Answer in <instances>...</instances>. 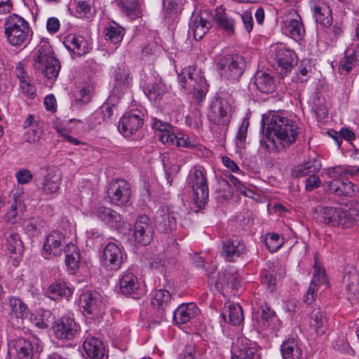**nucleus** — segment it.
<instances>
[{
  "label": "nucleus",
  "mask_w": 359,
  "mask_h": 359,
  "mask_svg": "<svg viewBox=\"0 0 359 359\" xmlns=\"http://www.w3.org/2000/svg\"><path fill=\"white\" fill-rule=\"evenodd\" d=\"M278 321L274 312L267 306H262L261 311L257 312L256 322L261 329H276Z\"/></svg>",
  "instance_id": "nucleus-29"
},
{
  "label": "nucleus",
  "mask_w": 359,
  "mask_h": 359,
  "mask_svg": "<svg viewBox=\"0 0 359 359\" xmlns=\"http://www.w3.org/2000/svg\"><path fill=\"white\" fill-rule=\"evenodd\" d=\"M268 57L276 62L278 65L277 69L282 75L292 70L296 60L295 53L287 49L283 43L271 46Z\"/></svg>",
  "instance_id": "nucleus-7"
},
{
  "label": "nucleus",
  "mask_w": 359,
  "mask_h": 359,
  "mask_svg": "<svg viewBox=\"0 0 359 359\" xmlns=\"http://www.w3.org/2000/svg\"><path fill=\"white\" fill-rule=\"evenodd\" d=\"M245 61L243 57L226 54L219 57L217 72L224 80L236 81L243 73Z\"/></svg>",
  "instance_id": "nucleus-5"
},
{
  "label": "nucleus",
  "mask_w": 359,
  "mask_h": 359,
  "mask_svg": "<svg viewBox=\"0 0 359 359\" xmlns=\"http://www.w3.org/2000/svg\"><path fill=\"white\" fill-rule=\"evenodd\" d=\"M325 184L332 193L338 196H351L355 191V185L349 181L333 180L331 182H325Z\"/></svg>",
  "instance_id": "nucleus-37"
},
{
  "label": "nucleus",
  "mask_w": 359,
  "mask_h": 359,
  "mask_svg": "<svg viewBox=\"0 0 359 359\" xmlns=\"http://www.w3.org/2000/svg\"><path fill=\"white\" fill-rule=\"evenodd\" d=\"M344 281L347 283L346 290L350 294L355 295L359 291L358 276L355 272L349 273L344 276Z\"/></svg>",
  "instance_id": "nucleus-54"
},
{
  "label": "nucleus",
  "mask_w": 359,
  "mask_h": 359,
  "mask_svg": "<svg viewBox=\"0 0 359 359\" xmlns=\"http://www.w3.org/2000/svg\"><path fill=\"white\" fill-rule=\"evenodd\" d=\"M5 34L8 43L12 46L27 43L30 39V27L22 17L13 14L4 23Z\"/></svg>",
  "instance_id": "nucleus-4"
},
{
  "label": "nucleus",
  "mask_w": 359,
  "mask_h": 359,
  "mask_svg": "<svg viewBox=\"0 0 359 359\" xmlns=\"http://www.w3.org/2000/svg\"><path fill=\"white\" fill-rule=\"evenodd\" d=\"M311 4L316 21L323 26H330L332 22V15L330 6L324 0H313Z\"/></svg>",
  "instance_id": "nucleus-25"
},
{
  "label": "nucleus",
  "mask_w": 359,
  "mask_h": 359,
  "mask_svg": "<svg viewBox=\"0 0 359 359\" xmlns=\"http://www.w3.org/2000/svg\"><path fill=\"white\" fill-rule=\"evenodd\" d=\"M74 287L69 285L62 280H55L51 283L48 289V297L54 300L65 297L69 298L74 292Z\"/></svg>",
  "instance_id": "nucleus-27"
},
{
  "label": "nucleus",
  "mask_w": 359,
  "mask_h": 359,
  "mask_svg": "<svg viewBox=\"0 0 359 359\" xmlns=\"http://www.w3.org/2000/svg\"><path fill=\"white\" fill-rule=\"evenodd\" d=\"M79 327L74 320L69 317L58 319L53 326L55 337L61 340H72L78 332Z\"/></svg>",
  "instance_id": "nucleus-16"
},
{
  "label": "nucleus",
  "mask_w": 359,
  "mask_h": 359,
  "mask_svg": "<svg viewBox=\"0 0 359 359\" xmlns=\"http://www.w3.org/2000/svg\"><path fill=\"white\" fill-rule=\"evenodd\" d=\"M92 88L88 86L81 89L75 95L76 101L81 104L88 103L90 100Z\"/></svg>",
  "instance_id": "nucleus-62"
},
{
  "label": "nucleus",
  "mask_w": 359,
  "mask_h": 359,
  "mask_svg": "<svg viewBox=\"0 0 359 359\" xmlns=\"http://www.w3.org/2000/svg\"><path fill=\"white\" fill-rule=\"evenodd\" d=\"M309 325L318 334L325 332L327 319L325 313L318 308L313 309L309 316Z\"/></svg>",
  "instance_id": "nucleus-39"
},
{
  "label": "nucleus",
  "mask_w": 359,
  "mask_h": 359,
  "mask_svg": "<svg viewBox=\"0 0 359 359\" xmlns=\"http://www.w3.org/2000/svg\"><path fill=\"white\" fill-rule=\"evenodd\" d=\"M9 306L11 313L15 315L16 318H22L27 313V307L19 298L11 297L9 299Z\"/></svg>",
  "instance_id": "nucleus-50"
},
{
  "label": "nucleus",
  "mask_w": 359,
  "mask_h": 359,
  "mask_svg": "<svg viewBox=\"0 0 359 359\" xmlns=\"http://www.w3.org/2000/svg\"><path fill=\"white\" fill-rule=\"evenodd\" d=\"M320 168V163L318 161L313 159L303 165H299L294 170V174L297 177L305 176L312 172L318 171Z\"/></svg>",
  "instance_id": "nucleus-46"
},
{
  "label": "nucleus",
  "mask_w": 359,
  "mask_h": 359,
  "mask_svg": "<svg viewBox=\"0 0 359 359\" xmlns=\"http://www.w3.org/2000/svg\"><path fill=\"white\" fill-rule=\"evenodd\" d=\"M41 348L36 341L18 338L9 343L8 353L11 359H32Z\"/></svg>",
  "instance_id": "nucleus-8"
},
{
  "label": "nucleus",
  "mask_w": 359,
  "mask_h": 359,
  "mask_svg": "<svg viewBox=\"0 0 359 359\" xmlns=\"http://www.w3.org/2000/svg\"><path fill=\"white\" fill-rule=\"evenodd\" d=\"M34 68L40 71L49 79H55L60 72L59 61L54 57L50 45L46 42H41L35 49L33 55Z\"/></svg>",
  "instance_id": "nucleus-2"
},
{
  "label": "nucleus",
  "mask_w": 359,
  "mask_h": 359,
  "mask_svg": "<svg viewBox=\"0 0 359 359\" xmlns=\"http://www.w3.org/2000/svg\"><path fill=\"white\" fill-rule=\"evenodd\" d=\"M62 182L61 172L56 168H52L47 170L38 184L39 189L46 196H53L58 193Z\"/></svg>",
  "instance_id": "nucleus-14"
},
{
  "label": "nucleus",
  "mask_w": 359,
  "mask_h": 359,
  "mask_svg": "<svg viewBox=\"0 0 359 359\" xmlns=\"http://www.w3.org/2000/svg\"><path fill=\"white\" fill-rule=\"evenodd\" d=\"M17 181L20 184L29 183L33 178L32 172L28 169H22L15 173Z\"/></svg>",
  "instance_id": "nucleus-64"
},
{
  "label": "nucleus",
  "mask_w": 359,
  "mask_h": 359,
  "mask_svg": "<svg viewBox=\"0 0 359 359\" xmlns=\"http://www.w3.org/2000/svg\"><path fill=\"white\" fill-rule=\"evenodd\" d=\"M41 135V130L40 128H31L25 133L24 140L29 144H35L39 142Z\"/></svg>",
  "instance_id": "nucleus-61"
},
{
  "label": "nucleus",
  "mask_w": 359,
  "mask_h": 359,
  "mask_svg": "<svg viewBox=\"0 0 359 359\" xmlns=\"http://www.w3.org/2000/svg\"><path fill=\"white\" fill-rule=\"evenodd\" d=\"M231 359H260L257 345L245 337H239L233 343Z\"/></svg>",
  "instance_id": "nucleus-10"
},
{
  "label": "nucleus",
  "mask_w": 359,
  "mask_h": 359,
  "mask_svg": "<svg viewBox=\"0 0 359 359\" xmlns=\"http://www.w3.org/2000/svg\"><path fill=\"white\" fill-rule=\"evenodd\" d=\"M327 175L333 180H338V177L346 174L350 175V166H334L327 169Z\"/></svg>",
  "instance_id": "nucleus-60"
},
{
  "label": "nucleus",
  "mask_w": 359,
  "mask_h": 359,
  "mask_svg": "<svg viewBox=\"0 0 359 359\" xmlns=\"http://www.w3.org/2000/svg\"><path fill=\"white\" fill-rule=\"evenodd\" d=\"M234 272L235 271L233 269L226 270L223 273V280H219V283H216V288L219 290L220 287L224 283H226L227 285H229L232 288L237 287L238 283L237 276L235 275Z\"/></svg>",
  "instance_id": "nucleus-55"
},
{
  "label": "nucleus",
  "mask_w": 359,
  "mask_h": 359,
  "mask_svg": "<svg viewBox=\"0 0 359 359\" xmlns=\"http://www.w3.org/2000/svg\"><path fill=\"white\" fill-rule=\"evenodd\" d=\"M65 245V237L58 231H53L46 237L43 247V253L46 259L62 255Z\"/></svg>",
  "instance_id": "nucleus-17"
},
{
  "label": "nucleus",
  "mask_w": 359,
  "mask_h": 359,
  "mask_svg": "<svg viewBox=\"0 0 359 359\" xmlns=\"http://www.w3.org/2000/svg\"><path fill=\"white\" fill-rule=\"evenodd\" d=\"M215 20L217 25L226 32L230 33L233 32L234 22L226 15L218 13L215 16Z\"/></svg>",
  "instance_id": "nucleus-56"
},
{
  "label": "nucleus",
  "mask_w": 359,
  "mask_h": 359,
  "mask_svg": "<svg viewBox=\"0 0 359 359\" xmlns=\"http://www.w3.org/2000/svg\"><path fill=\"white\" fill-rule=\"evenodd\" d=\"M53 318L51 312L45 309H39L30 316L31 322L40 329L47 328L52 324Z\"/></svg>",
  "instance_id": "nucleus-41"
},
{
  "label": "nucleus",
  "mask_w": 359,
  "mask_h": 359,
  "mask_svg": "<svg viewBox=\"0 0 359 359\" xmlns=\"http://www.w3.org/2000/svg\"><path fill=\"white\" fill-rule=\"evenodd\" d=\"M179 81L182 88L193 90L195 97L198 102H201L205 97L208 90V84L201 69L194 66H189L182 69L179 74Z\"/></svg>",
  "instance_id": "nucleus-3"
},
{
  "label": "nucleus",
  "mask_w": 359,
  "mask_h": 359,
  "mask_svg": "<svg viewBox=\"0 0 359 359\" xmlns=\"http://www.w3.org/2000/svg\"><path fill=\"white\" fill-rule=\"evenodd\" d=\"M208 117L217 125H227L231 118L229 105L225 101L215 100L211 104Z\"/></svg>",
  "instance_id": "nucleus-22"
},
{
  "label": "nucleus",
  "mask_w": 359,
  "mask_h": 359,
  "mask_svg": "<svg viewBox=\"0 0 359 359\" xmlns=\"http://www.w3.org/2000/svg\"><path fill=\"white\" fill-rule=\"evenodd\" d=\"M211 19L212 17L206 11L196 14L192 18L189 32L192 33L196 41L201 40L212 27Z\"/></svg>",
  "instance_id": "nucleus-18"
},
{
  "label": "nucleus",
  "mask_w": 359,
  "mask_h": 359,
  "mask_svg": "<svg viewBox=\"0 0 359 359\" xmlns=\"http://www.w3.org/2000/svg\"><path fill=\"white\" fill-rule=\"evenodd\" d=\"M142 125L140 116L130 112L122 116L119 121L118 130L126 137L133 134Z\"/></svg>",
  "instance_id": "nucleus-26"
},
{
  "label": "nucleus",
  "mask_w": 359,
  "mask_h": 359,
  "mask_svg": "<svg viewBox=\"0 0 359 359\" xmlns=\"http://www.w3.org/2000/svg\"><path fill=\"white\" fill-rule=\"evenodd\" d=\"M65 263L69 273H74L79 269L81 256L78 248L73 243H68L65 248Z\"/></svg>",
  "instance_id": "nucleus-33"
},
{
  "label": "nucleus",
  "mask_w": 359,
  "mask_h": 359,
  "mask_svg": "<svg viewBox=\"0 0 359 359\" xmlns=\"http://www.w3.org/2000/svg\"><path fill=\"white\" fill-rule=\"evenodd\" d=\"M23 209V204H20L19 202L12 203L5 216L6 222L12 224H16L21 219V214Z\"/></svg>",
  "instance_id": "nucleus-49"
},
{
  "label": "nucleus",
  "mask_w": 359,
  "mask_h": 359,
  "mask_svg": "<svg viewBox=\"0 0 359 359\" xmlns=\"http://www.w3.org/2000/svg\"><path fill=\"white\" fill-rule=\"evenodd\" d=\"M154 222L157 229L165 233L171 232L177 226L175 214L168 207H162L156 212Z\"/></svg>",
  "instance_id": "nucleus-19"
},
{
  "label": "nucleus",
  "mask_w": 359,
  "mask_h": 359,
  "mask_svg": "<svg viewBox=\"0 0 359 359\" xmlns=\"http://www.w3.org/2000/svg\"><path fill=\"white\" fill-rule=\"evenodd\" d=\"M248 126V120L247 118H244L242 121L241 125L238 130L236 137V147L237 149V151H241V150L245 147Z\"/></svg>",
  "instance_id": "nucleus-48"
},
{
  "label": "nucleus",
  "mask_w": 359,
  "mask_h": 359,
  "mask_svg": "<svg viewBox=\"0 0 359 359\" xmlns=\"http://www.w3.org/2000/svg\"><path fill=\"white\" fill-rule=\"evenodd\" d=\"M76 13L79 18H89L94 13L93 0H74Z\"/></svg>",
  "instance_id": "nucleus-43"
},
{
  "label": "nucleus",
  "mask_w": 359,
  "mask_h": 359,
  "mask_svg": "<svg viewBox=\"0 0 359 359\" xmlns=\"http://www.w3.org/2000/svg\"><path fill=\"white\" fill-rule=\"evenodd\" d=\"M198 311L194 303L182 304L175 310L174 320L177 324H185L194 318Z\"/></svg>",
  "instance_id": "nucleus-28"
},
{
  "label": "nucleus",
  "mask_w": 359,
  "mask_h": 359,
  "mask_svg": "<svg viewBox=\"0 0 359 359\" xmlns=\"http://www.w3.org/2000/svg\"><path fill=\"white\" fill-rule=\"evenodd\" d=\"M83 348L90 358L102 359L104 357V348L102 342L95 337H88L83 344Z\"/></svg>",
  "instance_id": "nucleus-31"
},
{
  "label": "nucleus",
  "mask_w": 359,
  "mask_h": 359,
  "mask_svg": "<svg viewBox=\"0 0 359 359\" xmlns=\"http://www.w3.org/2000/svg\"><path fill=\"white\" fill-rule=\"evenodd\" d=\"M355 62L354 55H345L340 61L338 71L341 74H348L353 68V64Z\"/></svg>",
  "instance_id": "nucleus-57"
},
{
  "label": "nucleus",
  "mask_w": 359,
  "mask_h": 359,
  "mask_svg": "<svg viewBox=\"0 0 359 359\" xmlns=\"http://www.w3.org/2000/svg\"><path fill=\"white\" fill-rule=\"evenodd\" d=\"M339 208L323 207L320 209V215L326 224H330L332 226L334 225V221L337 219Z\"/></svg>",
  "instance_id": "nucleus-51"
},
{
  "label": "nucleus",
  "mask_w": 359,
  "mask_h": 359,
  "mask_svg": "<svg viewBox=\"0 0 359 359\" xmlns=\"http://www.w3.org/2000/svg\"><path fill=\"white\" fill-rule=\"evenodd\" d=\"M161 142L167 145H176L177 147L194 148L196 145V141L190 140V138L185 135L178 134L175 135L172 131L170 135L162 136Z\"/></svg>",
  "instance_id": "nucleus-34"
},
{
  "label": "nucleus",
  "mask_w": 359,
  "mask_h": 359,
  "mask_svg": "<svg viewBox=\"0 0 359 359\" xmlns=\"http://www.w3.org/2000/svg\"><path fill=\"white\" fill-rule=\"evenodd\" d=\"M119 4L122 13L131 18H138L141 15L140 4L137 0H120Z\"/></svg>",
  "instance_id": "nucleus-44"
},
{
  "label": "nucleus",
  "mask_w": 359,
  "mask_h": 359,
  "mask_svg": "<svg viewBox=\"0 0 359 359\" xmlns=\"http://www.w3.org/2000/svg\"><path fill=\"white\" fill-rule=\"evenodd\" d=\"M188 184L194 192L193 198L198 206L205 204L209 191L205 170L203 167H194L190 170Z\"/></svg>",
  "instance_id": "nucleus-6"
},
{
  "label": "nucleus",
  "mask_w": 359,
  "mask_h": 359,
  "mask_svg": "<svg viewBox=\"0 0 359 359\" xmlns=\"http://www.w3.org/2000/svg\"><path fill=\"white\" fill-rule=\"evenodd\" d=\"M80 305L86 315L95 318L104 313V304L100 294L95 291L83 292L80 297Z\"/></svg>",
  "instance_id": "nucleus-9"
},
{
  "label": "nucleus",
  "mask_w": 359,
  "mask_h": 359,
  "mask_svg": "<svg viewBox=\"0 0 359 359\" xmlns=\"http://www.w3.org/2000/svg\"><path fill=\"white\" fill-rule=\"evenodd\" d=\"M124 29L116 23L109 25L106 27L105 39L113 43H117L122 41Z\"/></svg>",
  "instance_id": "nucleus-47"
},
{
  "label": "nucleus",
  "mask_w": 359,
  "mask_h": 359,
  "mask_svg": "<svg viewBox=\"0 0 359 359\" xmlns=\"http://www.w3.org/2000/svg\"><path fill=\"white\" fill-rule=\"evenodd\" d=\"M20 88L21 92L29 98L33 97L36 92L35 87L30 83L29 78L20 82Z\"/></svg>",
  "instance_id": "nucleus-63"
},
{
  "label": "nucleus",
  "mask_w": 359,
  "mask_h": 359,
  "mask_svg": "<svg viewBox=\"0 0 359 359\" xmlns=\"http://www.w3.org/2000/svg\"><path fill=\"white\" fill-rule=\"evenodd\" d=\"M265 243L268 250L271 252H274L281 248L284 241L278 234L272 233L266 236Z\"/></svg>",
  "instance_id": "nucleus-52"
},
{
  "label": "nucleus",
  "mask_w": 359,
  "mask_h": 359,
  "mask_svg": "<svg viewBox=\"0 0 359 359\" xmlns=\"http://www.w3.org/2000/svg\"><path fill=\"white\" fill-rule=\"evenodd\" d=\"M262 125L265 132L260 144L267 151L289 147L294 142L299 133L297 123L278 111L264 114Z\"/></svg>",
  "instance_id": "nucleus-1"
},
{
  "label": "nucleus",
  "mask_w": 359,
  "mask_h": 359,
  "mask_svg": "<svg viewBox=\"0 0 359 359\" xmlns=\"http://www.w3.org/2000/svg\"><path fill=\"white\" fill-rule=\"evenodd\" d=\"M153 128L156 130V136L161 142V135H170L173 131L172 127L160 120L154 119L152 123Z\"/></svg>",
  "instance_id": "nucleus-53"
},
{
  "label": "nucleus",
  "mask_w": 359,
  "mask_h": 359,
  "mask_svg": "<svg viewBox=\"0 0 359 359\" xmlns=\"http://www.w3.org/2000/svg\"><path fill=\"white\" fill-rule=\"evenodd\" d=\"M112 96L120 97L129 88L132 76L130 70L126 67H118L114 70Z\"/></svg>",
  "instance_id": "nucleus-21"
},
{
  "label": "nucleus",
  "mask_w": 359,
  "mask_h": 359,
  "mask_svg": "<svg viewBox=\"0 0 359 359\" xmlns=\"http://www.w3.org/2000/svg\"><path fill=\"white\" fill-rule=\"evenodd\" d=\"M4 245L10 254L21 255L24 250L23 243L19 234L13 230L6 233Z\"/></svg>",
  "instance_id": "nucleus-36"
},
{
  "label": "nucleus",
  "mask_w": 359,
  "mask_h": 359,
  "mask_svg": "<svg viewBox=\"0 0 359 359\" xmlns=\"http://www.w3.org/2000/svg\"><path fill=\"white\" fill-rule=\"evenodd\" d=\"M283 359H302V350L294 338L285 340L280 346Z\"/></svg>",
  "instance_id": "nucleus-32"
},
{
  "label": "nucleus",
  "mask_w": 359,
  "mask_h": 359,
  "mask_svg": "<svg viewBox=\"0 0 359 359\" xmlns=\"http://www.w3.org/2000/svg\"><path fill=\"white\" fill-rule=\"evenodd\" d=\"M119 292L131 296L134 299L140 298L144 294V290L141 287V283L138 278L129 271L121 273L118 281Z\"/></svg>",
  "instance_id": "nucleus-12"
},
{
  "label": "nucleus",
  "mask_w": 359,
  "mask_h": 359,
  "mask_svg": "<svg viewBox=\"0 0 359 359\" xmlns=\"http://www.w3.org/2000/svg\"><path fill=\"white\" fill-rule=\"evenodd\" d=\"M123 263V253L119 246L114 243H109L104 248L102 264L109 271L118 270Z\"/></svg>",
  "instance_id": "nucleus-13"
},
{
  "label": "nucleus",
  "mask_w": 359,
  "mask_h": 359,
  "mask_svg": "<svg viewBox=\"0 0 359 359\" xmlns=\"http://www.w3.org/2000/svg\"><path fill=\"white\" fill-rule=\"evenodd\" d=\"M255 84L257 89L264 93L274 90L275 85L273 77L266 72H257L255 78Z\"/></svg>",
  "instance_id": "nucleus-42"
},
{
  "label": "nucleus",
  "mask_w": 359,
  "mask_h": 359,
  "mask_svg": "<svg viewBox=\"0 0 359 359\" xmlns=\"http://www.w3.org/2000/svg\"><path fill=\"white\" fill-rule=\"evenodd\" d=\"M168 90L169 88L166 86L161 79H156L155 82L147 85L144 93L150 100L157 102L160 100Z\"/></svg>",
  "instance_id": "nucleus-40"
},
{
  "label": "nucleus",
  "mask_w": 359,
  "mask_h": 359,
  "mask_svg": "<svg viewBox=\"0 0 359 359\" xmlns=\"http://www.w3.org/2000/svg\"><path fill=\"white\" fill-rule=\"evenodd\" d=\"M283 23L282 29L285 34L295 41L302 39L305 30L302 18L298 14L294 13L292 15L285 17Z\"/></svg>",
  "instance_id": "nucleus-23"
},
{
  "label": "nucleus",
  "mask_w": 359,
  "mask_h": 359,
  "mask_svg": "<svg viewBox=\"0 0 359 359\" xmlns=\"http://www.w3.org/2000/svg\"><path fill=\"white\" fill-rule=\"evenodd\" d=\"M64 44L72 54L81 56L92 48L90 41L81 35L69 34L65 37Z\"/></svg>",
  "instance_id": "nucleus-20"
},
{
  "label": "nucleus",
  "mask_w": 359,
  "mask_h": 359,
  "mask_svg": "<svg viewBox=\"0 0 359 359\" xmlns=\"http://www.w3.org/2000/svg\"><path fill=\"white\" fill-rule=\"evenodd\" d=\"M354 221L359 222V205L351 208L348 211H344L339 208L334 225L346 228L351 226Z\"/></svg>",
  "instance_id": "nucleus-35"
},
{
  "label": "nucleus",
  "mask_w": 359,
  "mask_h": 359,
  "mask_svg": "<svg viewBox=\"0 0 359 359\" xmlns=\"http://www.w3.org/2000/svg\"><path fill=\"white\" fill-rule=\"evenodd\" d=\"M171 295L165 290H158L154 292L151 298V305L157 309H164L170 303Z\"/></svg>",
  "instance_id": "nucleus-45"
},
{
  "label": "nucleus",
  "mask_w": 359,
  "mask_h": 359,
  "mask_svg": "<svg viewBox=\"0 0 359 359\" xmlns=\"http://www.w3.org/2000/svg\"><path fill=\"white\" fill-rule=\"evenodd\" d=\"M327 278L325 270L321 265L316 262L314 266V274L311 284H314L317 287L320 284L326 283Z\"/></svg>",
  "instance_id": "nucleus-59"
},
{
  "label": "nucleus",
  "mask_w": 359,
  "mask_h": 359,
  "mask_svg": "<svg viewBox=\"0 0 359 359\" xmlns=\"http://www.w3.org/2000/svg\"><path fill=\"white\" fill-rule=\"evenodd\" d=\"M222 316L225 320L233 325L241 324L244 318L242 308L234 303H229L225 306Z\"/></svg>",
  "instance_id": "nucleus-38"
},
{
  "label": "nucleus",
  "mask_w": 359,
  "mask_h": 359,
  "mask_svg": "<svg viewBox=\"0 0 359 359\" xmlns=\"http://www.w3.org/2000/svg\"><path fill=\"white\" fill-rule=\"evenodd\" d=\"M143 57H150L154 61L161 53V48L156 43H151L142 48Z\"/></svg>",
  "instance_id": "nucleus-58"
},
{
  "label": "nucleus",
  "mask_w": 359,
  "mask_h": 359,
  "mask_svg": "<svg viewBox=\"0 0 359 359\" xmlns=\"http://www.w3.org/2000/svg\"><path fill=\"white\" fill-rule=\"evenodd\" d=\"M223 250L226 259L232 261L234 257H238L244 253L245 246L238 238L233 237L224 242Z\"/></svg>",
  "instance_id": "nucleus-30"
},
{
  "label": "nucleus",
  "mask_w": 359,
  "mask_h": 359,
  "mask_svg": "<svg viewBox=\"0 0 359 359\" xmlns=\"http://www.w3.org/2000/svg\"><path fill=\"white\" fill-rule=\"evenodd\" d=\"M107 195L111 203L120 206L124 205L130 198V184L124 180H112L109 183Z\"/></svg>",
  "instance_id": "nucleus-11"
},
{
  "label": "nucleus",
  "mask_w": 359,
  "mask_h": 359,
  "mask_svg": "<svg viewBox=\"0 0 359 359\" xmlns=\"http://www.w3.org/2000/svg\"><path fill=\"white\" fill-rule=\"evenodd\" d=\"M93 214L99 220L112 228H119L123 224L121 215L110 208L100 205L94 208Z\"/></svg>",
  "instance_id": "nucleus-24"
},
{
  "label": "nucleus",
  "mask_w": 359,
  "mask_h": 359,
  "mask_svg": "<svg viewBox=\"0 0 359 359\" xmlns=\"http://www.w3.org/2000/svg\"><path fill=\"white\" fill-rule=\"evenodd\" d=\"M134 240L143 245L149 244L153 237V228L149 218L144 215H140L134 224Z\"/></svg>",
  "instance_id": "nucleus-15"
}]
</instances>
